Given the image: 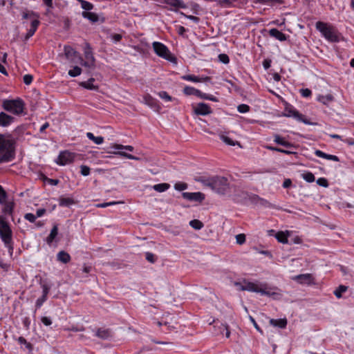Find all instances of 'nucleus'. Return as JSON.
I'll return each mask as SVG.
<instances>
[{
    "instance_id": "7c9ffc66",
    "label": "nucleus",
    "mask_w": 354,
    "mask_h": 354,
    "mask_svg": "<svg viewBox=\"0 0 354 354\" xmlns=\"http://www.w3.org/2000/svg\"><path fill=\"white\" fill-rule=\"evenodd\" d=\"M165 3L174 8H184L185 7L183 1L180 0H165Z\"/></svg>"
},
{
    "instance_id": "6e6d98bb",
    "label": "nucleus",
    "mask_w": 354,
    "mask_h": 354,
    "mask_svg": "<svg viewBox=\"0 0 354 354\" xmlns=\"http://www.w3.org/2000/svg\"><path fill=\"white\" fill-rule=\"evenodd\" d=\"M218 59L223 64H228L230 62V58L226 54H220L218 55Z\"/></svg>"
},
{
    "instance_id": "ea45409f",
    "label": "nucleus",
    "mask_w": 354,
    "mask_h": 354,
    "mask_svg": "<svg viewBox=\"0 0 354 354\" xmlns=\"http://www.w3.org/2000/svg\"><path fill=\"white\" fill-rule=\"evenodd\" d=\"M348 289V287L346 286H344V285H340L335 291H334V295L337 297V298H341L342 297V295L343 292H346Z\"/></svg>"
},
{
    "instance_id": "2eb2a0df",
    "label": "nucleus",
    "mask_w": 354,
    "mask_h": 354,
    "mask_svg": "<svg viewBox=\"0 0 354 354\" xmlns=\"http://www.w3.org/2000/svg\"><path fill=\"white\" fill-rule=\"evenodd\" d=\"M182 79L194 82H206L211 80V77L208 76L198 77L194 75H185L182 76Z\"/></svg>"
},
{
    "instance_id": "a211bd4d",
    "label": "nucleus",
    "mask_w": 354,
    "mask_h": 354,
    "mask_svg": "<svg viewBox=\"0 0 354 354\" xmlns=\"http://www.w3.org/2000/svg\"><path fill=\"white\" fill-rule=\"evenodd\" d=\"M269 35L280 41H284L287 39V36L277 28L270 29L269 30Z\"/></svg>"
},
{
    "instance_id": "680f3d73",
    "label": "nucleus",
    "mask_w": 354,
    "mask_h": 354,
    "mask_svg": "<svg viewBox=\"0 0 354 354\" xmlns=\"http://www.w3.org/2000/svg\"><path fill=\"white\" fill-rule=\"evenodd\" d=\"M24 218L30 223H34L37 218L36 215L32 213H27L25 214Z\"/></svg>"
},
{
    "instance_id": "ddd939ff",
    "label": "nucleus",
    "mask_w": 354,
    "mask_h": 354,
    "mask_svg": "<svg viewBox=\"0 0 354 354\" xmlns=\"http://www.w3.org/2000/svg\"><path fill=\"white\" fill-rule=\"evenodd\" d=\"M82 16L83 18L90 21L91 23H96L99 21H100L101 23H104L105 21L104 17L100 18L97 14L92 12L83 11L82 12Z\"/></svg>"
},
{
    "instance_id": "4468645a",
    "label": "nucleus",
    "mask_w": 354,
    "mask_h": 354,
    "mask_svg": "<svg viewBox=\"0 0 354 354\" xmlns=\"http://www.w3.org/2000/svg\"><path fill=\"white\" fill-rule=\"evenodd\" d=\"M15 121V118L6 113L5 112L0 113V127H8Z\"/></svg>"
},
{
    "instance_id": "393cba45",
    "label": "nucleus",
    "mask_w": 354,
    "mask_h": 354,
    "mask_svg": "<svg viewBox=\"0 0 354 354\" xmlns=\"http://www.w3.org/2000/svg\"><path fill=\"white\" fill-rule=\"evenodd\" d=\"M57 259L63 263H67L71 261V256L65 251H60L57 254Z\"/></svg>"
},
{
    "instance_id": "c85d7f7f",
    "label": "nucleus",
    "mask_w": 354,
    "mask_h": 354,
    "mask_svg": "<svg viewBox=\"0 0 354 354\" xmlns=\"http://www.w3.org/2000/svg\"><path fill=\"white\" fill-rule=\"evenodd\" d=\"M84 56L87 60H91L92 62H95V59L93 55L92 48L88 44H86L84 48Z\"/></svg>"
},
{
    "instance_id": "0eeeda50",
    "label": "nucleus",
    "mask_w": 354,
    "mask_h": 354,
    "mask_svg": "<svg viewBox=\"0 0 354 354\" xmlns=\"http://www.w3.org/2000/svg\"><path fill=\"white\" fill-rule=\"evenodd\" d=\"M153 48L155 53L159 57H161L170 62L176 61V58L171 54L168 48L163 44L158 41H154L153 43Z\"/></svg>"
},
{
    "instance_id": "864d4df0",
    "label": "nucleus",
    "mask_w": 354,
    "mask_h": 354,
    "mask_svg": "<svg viewBox=\"0 0 354 354\" xmlns=\"http://www.w3.org/2000/svg\"><path fill=\"white\" fill-rule=\"evenodd\" d=\"M174 188L178 191H183L187 188V185L185 183H177L175 184Z\"/></svg>"
},
{
    "instance_id": "4be33fe9",
    "label": "nucleus",
    "mask_w": 354,
    "mask_h": 354,
    "mask_svg": "<svg viewBox=\"0 0 354 354\" xmlns=\"http://www.w3.org/2000/svg\"><path fill=\"white\" fill-rule=\"evenodd\" d=\"M289 235H290V232L288 230L286 232L280 231V232H278L275 234V238L279 243H288V238Z\"/></svg>"
},
{
    "instance_id": "2f4dec72",
    "label": "nucleus",
    "mask_w": 354,
    "mask_h": 354,
    "mask_svg": "<svg viewBox=\"0 0 354 354\" xmlns=\"http://www.w3.org/2000/svg\"><path fill=\"white\" fill-rule=\"evenodd\" d=\"M170 187V185L166 183L154 185L153 189L158 192H163Z\"/></svg>"
},
{
    "instance_id": "f3484780",
    "label": "nucleus",
    "mask_w": 354,
    "mask_h": 354,
    "mask_svg": "<svg viewBox=\"0 0 354 354\" xmlns=\"http://www.w3.org/2000/svg\"><path fill=\"white\" fill-rule=\"evenodd\" d=\"M40 24V21L39 19H34L30 22V28L28 30L27 33L25 36V39L28 40L29 38H30L35 33L36 30H37L38 26Z\"/></svg>"
},
{
    "instance_id": "bb28decb",
    "label": "nucleus",
    "mask_w": 354,
    "mask_h": 354,
    "mask_svg": "<svg viewBox=\"0 0 354 354\" xmlns=\"http://www.w3.org/2000/svg\"><path fill=\"white\" fill-rule=\"evenodd\" d=\"M317 100L324 105H328L334 100V97L331 94H327L326 95H319L317 97Z\"/></svg>"
},
{
    "instance_id": "5701e85b",
    "label": "nucleus",
    "mask_w": 354,
    "mask_h": 354,
    "mask_svg": "<svg viewBox=\"0 0 354 354\" xmlns=\"http://www.w3.org/2000/svg\"><path fill=\"white\" fill-rule=\"evenodd\" d=\"M270 323L271 325L274 326L279 327L280 328H285L287 326V319L286 318L283 319H271L270 320Z\"/></svg>"
},
{
    "instance_id": "a18cd8bd",
    "label": "nucleus",
    "mask_w": 354,
    "mask_h": 354,
    "mask_svg": "<svg viewBox=\"0 0 354 354\" xmlns=\"http://www.w3.org/2000/svg\"><path fill=\"white\" fill-rule=\"evenodd\" d=\"M199 97L201 99H204V100H210L212 102H218V100L216 97H215L212 95L203 93L202 92H201V95H200Z\"/></svg>"
},
{
    "instance_id": "f8f14e48",
    "label": "nucleus",
    "mask_w": 354,
    "mask_h": 354,
    "mask_svg": "<svg viewBox=\"0 0 354 354\" xmlns=\"http://www.w3.org/2000/svg\"><path fill=\"white\" fill-rule=\"evenodd\" d=\"M294 279L301 284L310 285L314 283V278L311 274H301L295 277Z\"/></svg>"
},
{
    "instance_id": "aec40b11",
    "label": "nucleus",
    "mask_w": 354,
    "mask_h": 354,
    "mask_svg": "<svg viewBox=\"0 0 354 354\" xmlns=\"http://www.w3.org/2000/svg\"><path fill=\"white\" fill-rule=\"evenodd\" d=\"M64 50L67 59H71L73 60V57L79 59V57H80V54L71 46H65Z\"/></svg>"
},
{
    "instance_id": "bf43d9fd",
    "label": "nucleus",
    "mask_w": 354,
    "mask_h": 354,
    "mask_svg": "<svg viewBox=\"0 0 354 354\" xmlns=\"http://www.w3.org/2000/svg\"><path fill=\"white\" fill-rule=\"evenodd\" d=\"M300 93L304 97H309L312 95V91L309 88H301Z\"/></svg>"
},
{
    "instance_id": "dca6fc26",
    "label": "nucleus",
    "mask_w": 354,
    "mask_h": 354,
    "mask_svg": "<svg viewBox=\"0 0 354 354\" xmlns=\"http://www.w3.org/2000/svg\"><path fill=\"white\" fill-rule=\"evenodd\" d=\"M274 142L279 145H281L283 147H285L286 148H295V145L292 142H290L288 141H286L283 137H281L279 134H274Z\"/></svg>"
},
{
    "instance_id": "052dcab7",
    "label": "nucleus",
    "mask_w": 354,
    "mask_h": 354,
    "mask_svg": "<svg viewBox=\"0 0 354 354\" xmlns=\"http://www.w3.org/2000/svg\"><path fill=\"white\" fill-rule=\"evenodd\" d=\"M118 203H123V202H122V201H120V202L113 201V202H109V203H103L97 204L96 206L97 207H106L108 206L115 205V204H118Z\"/></svg>"
},
{
    "instance_id": "20e7f679",
    "label": "nucleus",
    "mask_w": 354,
    "mask_h": 354,
    "mask_svg": "<svg viewBox=\"0 0 354 354\" xmlns=\"http://www.w3.org/2000/svg\"><path fill=\"white\" fill-rule=\"evenodd\" d=\"M0 237L9 250L12 252V231L5 218L0 216Z\"/></svg>"
},
{
    "instance_id": "69168bd1",
    "label": "nucleus",
    "mask_w": 354,
    "mask_h": 354,
    "mask_svg": "<svg viewBox=\"0 0 354 354\" xmlns=\"http://www.w3.org/2000/svg\"><path fill=\"white\" fill-rule=\"evenodd\" d=\"M44 180L48 183L51 185H57L59 184V180L58 179H52L48 177H45Z\"/></svg>"
},
{
    "instance_id": "c03bdc74",
    "label": "nucleus",
    "mask_w": 354,
    "mask_h": 354,
    "mask_svg": "<svg viewBox=\"0 0 354 354\" xmlns=\"http://www.w3.org/2000/svg\"><path fill=\"white\" fill-rule=\"evenodd\" d=\"M158 95L162 100L167 102H171L173 100V97L170 96L167 92L162 91L158 93Z\"/></svg>"
},
{
    "instance_id": "3c124183",
    "label": "nucleus",
    "mask_w": 354,
    "mask_h": 354,
    "mask_svg": "<svg viewBox=\"0 0 354 354\" xmlns=\"http://www.w3.org/2000/svg\"><path fill=\"white\" fill-rule=\"evenodd\" d=\"M145 257L146 259L151 263H154L157 259L156 257L153 254L149 252H146Z\"/></svg>"
},
{
    "instance_id": "9b49d317",
    "label": "nucleus",
    "mask_w": 354,
    "mask_h": 354,
    "mask_svg": "<svg viewBox=\"0 0 354 354\" xmlns=\"http://www.w3.org/2000/svg\"><path fill=\"white\" fill-rule=\"evenodd\" d=\"M212 111L210 106L203 102H200L194 108V113L198 115H206L212 113Z\"/></svg>"
},
{
    "instance_id": "58836bf2",
    "label": "nucleus",
    "mask_w": 354,
    "mask_h": 354,
    "mask_svg": "<svg viewBox=\"0 0 354 354\" xmlns=\"http://www.w3.org/2000/svg\"><path fill=\"white\" fill-rule=\"evenodd\" d=\"M220 138L225 143H226L227 145H230V146H234L236 144H239V142L237 141L235 142V141L232 140L228 136L223 135V134L220 135Z\"/></svg>"
},
{
    "instance_id": "423d86ee",
    "label": "nucleus",
    "mask_w": 354,
    "mask_h": 354,
    "mask_svg": "<svg viewBox=\"0 0 354 354\" xmlns=\"http://www.w3.org/2000/svg\"><path fill=\"white\" fill-rule=\"evenodd\" d=\"M241 290L258 292L268 296H271L275 294L271 291L270 288L267 287L266 284L259 286L253 282H245V284L241 286Z\"/></svg>"
},
{
    "instance_id": "6ab92c4d",
    "label": "nucleus",
    "mask_w": 354,
    "mask_h": 354,
    "mask_svg": "<svg viewBox=\"0 0 354 354\" xmlns=\"http://www.w3.org/2000/svg\"><path fill=\"white\" fill-rule=\"evenodd\" d=\"M22 19H30L31 21L34 19H39V14L32 10H26L22 12Z\"/></svg>"
},
{
    "instance_id": "7ed1b4c3",
    "label": "nucleus",
    "mask_w": 354,
    "mask_h": 354,
    "mask_svg": "<svg viewBox=\"0 0 354 354\" xmlns=\"http://www.w3.org/2000/svg\"><path fill=\"white\" fill-rule=\"evenodd\" d=\"M315 27L324 38L330 42L336 43L339 41L341 34L335 26L323 21H317Z\"/></svg>"
},
{
    "instance_id": "cd10ccee",
    "label": "nucleus",
    "mask_w": 354,
    "mask_h": 354,
    "mask_svg": "<svg viewBox=\"0 0 354 354\" xmlns=\"http://www.w3.org/2000/svg\"><path fill=\"white\" fill-rule=\"evenodd\" d=\"M96 336L103 339H107L111 337V331L109 329L99 328L96 332Z\"/></svg>"
},
{
    "instance_id": "e433bc0d",
    "label": "nucleus",
    "mask_w": 354,
    "mask_h": 354,
    "mask_svg": "<svg viewBox=\"0 0 354 354\" xmlns=\"http://www.w3.org/2000/svg\"><path fill=\"white\" fill-rule=\"evenodd\" d=\"M253 198H254V200H257V201L259 203V204L263 206L268 207H272V205L269 201H268L266 199L260 198L258 195H254Z\"/></svg>"
},
{
    "instance_id": "0e129e2a",
    "label": "nucleus",
    "mask_w": 354,
    "mask_h": 354,
    "mask_svg": "<svg viewBox=\"0 0 354 354\" xmlns=\"http://www.w3.org/2000/svg\"><path fill=\"white\" fill-rule=\"evenodd\" d=\"M41 288H42V293H43L42 295L47 297V295L50 291V287L48 286V284L44 283L41 285Z\"/></svg>"
},
{
    "instance_id": "8fccbe9b",
    "label": "nucleus",
    "mask_w": 354,
    "mask_h": 354,
    "mask_svg": "<svg viewBox=\"0 0 354 354\" xmlns=\"http://www.w3.org/2000/svg\"><path fill=\"white\" fill-rule=\"evenodd\" d=\"M46 300L47 297L43 295L38 298L35 303L36 309L39 308Z\"/></svg>"
},
{
    "instance_id": "a19ab883",
    "label": "nucleus",
    "mask_w": 354,
    "mask_h": 354,
    "mask_svg": "<svg viewBox=\"0 0 354 354\" xmlns=\"http://www.w3.org/2000/svg\"><path fill=\"white\" fill-rule=\"evenodd\" d=\"M111 148L115 149H126L129 151H133L134 149L133 147L131 145H122L119 144H114L111 147Z\"/></svg>"
},
{
    "instance_id": "5fc2aeb1",
    "label": "nucleus",
    "mask_w": 354,
    "mask_h": 354,
    "mask_svg": "<svg viewBox=\"0 0 354 354\" xmlns=\"http://www.w3.org/2000/svg\"><path fill=\"white\" fill-rule=\"evenodd\" d=\"M13 210V204L12 203H7L3 209V212L6 214H11Z\"/></svg>"
},
{
    "instance_id": "4d7b16f0",
    "label": "nucleus",
    "mask_w": 354,
    "mask_h": 354,
    "mask_svg": "<svg viewBox=\"0 0 354 354\" xmlns=\"http://www.w3.org/2000/svg\"><path fill=\"white\" fill-rule=\"evenodd\" d=\"M236 241L239 245L243 244L245 242V235L244 234H239L236 235Z\"/></svg>"
},
{
    "instance_id": "473e14b6",
    "label": "nucleus",
    "mask_w": 354,
    "mask_h": 354,
    "mask_svg": "<svg viewBox=\"0 0 354 354\" xmlns=\"http://www.w3.org/2000/svg\"><path fill=\"white\" fill-rule=\"evenodd\" d=\"M94 82V78L91 77L86 82H82L80 83V86L89 90H96L97 87L94 86L93 82Z\"/></svg>"
},
{
    "instance_id": "72a5a7b5",
    "label": "nucleus",
    "mask_w": 354,
    "mask_h": 354,
    "mask_svg": "<svg viewBox=\"0 0 354 354\" xmlns=\"http://www.w3.org/2000/svg\"><path fill=\"white\" fill-rule=\"evenodd\" d=\"M86 137L93 141L97 145H101L104 142V138L102 136H95L93 133L91 132H88L86 133Z\"/></svg>"
},
{
    "instance_id": "4c0bfd02",
    "label": "nucleus",
    "mask_w": 354,
    "mask_h": 354,
    "mask_svg": "<svg viewBox=\"0 0 354 354\" xmlns=\"http://www.w3.org/2000/svg\"><path fill=\"white\" fill-rule=\"evenodd\" d=\"M80 63L82 66L88 68H95V62H92L91 60L84 61L82 58V57H79Z\"/></svg>"
},
{
    "instance_id": "13d9d810",
    "label": "nucleus",
    "mask_w": 354,
    "mask_h": 354,
    "mask_svg": "<svg viewBox=\"0 0 354 354\" xmlns=\"http://www.w3.org/2000/svg\"><path fill=\"white\" fill-rule=\"evenodd\" d=\"M23 80L25 84L29 85L32 83L33 80V77L32 75L27 74L24 76Z\"/></svg>"
},
{
    "instance_id": "338daca9",
    "label": "nucleus",
    "mask_w": 354,
    "mask_h": 354,
    "mask_svg": "<svg viewBox=\"0 0 354 354\" xmlns=\"http://www.w3.org/2000/svg\"><path fill=\"white\" fill-rule=\"evenodd\" d=\"M183 16H185L186 18L193 21L194 23L197 24L200 21V18L194 15H187L184 13H182Z\"/></svg>"
},
{
    "instance_id": "f704fd0d",
    "label": "nucleus",
    "mask_w": 354,
    "mask_h": 354,
    "mask_svg": "<svg viewBox=\"0 0 354 354\" xmlns=\"http://www.w3.org/2000/svg\"><path fill=\"white\" fill-rule=\"evenodd\" d=\"M80 4L81 8L86 12H88L93 9L94 6L93 3L85 0H77Z\"/></svg>"
},
{
    "instance_id": "37998d69",
    "label": "nucleus",
    "mask_w": 354,
    "mask_h": 354,
    "mask_svg": "<svg viewBox=\"0 0 354 354\" xmlns=\"http://www.w3.org/2000/svg\"><path fill=\"white\" fill-rule=\"evenodd\" d=\"M302 178L308 183H313L315 180L314 174L310 171L303 174Z\"/></svg>"
},
{
    "instance_id": "b1692460",
    "label": "nucleus",
    "mask_w": 354,
    "mask_h": 354,
    "mask_svg": "<svg viewBox=\"0 0 354 354\" xmlns=\"http://www.w3.org/2000/svg\"><path fill=\"white\" fill-rule=\"evenodd\" d=\"M201 91L194 87L186 86L183 89V93L186 95H195L199 97Z\"/></svg>"
},
{
    "instance_id": "412c9836",
    "label": "nucleus",
    "mask_w": 354,
    "mask_h": 354,
    "mask_svg": "<svg viewBox=\"0 0 354 354\" xmlns=\"http://www.w3.org/2000/svg\"><path fill=\"white\" fill-rule=\"evenodd\" d=\"M144 102L146 104L153 109H158L159 105L158 104V101L152 97L150 95L147 94L143 97Z\"/></svg>"
},
{
    "instance_id": "774afa93",
    "label": "nucleus",
    "mask_w": 354,
    "mask_h": 354,
    "mask_svg": "<svg viewBox=\"0 0 354 354\" xmlns=\"http://www.w3.org/2000/svg\"><path fill=\"white\" fill-rule=\"evenodd\" d=\"M41 321L45 326H50L52 324L51 319L48 317H42Z\"/></svg>"
},
{
    "instance_id": "9d476101",
    "label": "nucleus",
    "mask_w": 354,
    "mask_h": 354,
    "mask_svg": "<svg viewBox=\"0 0 354 354\" xmlns=\"http://www.w3.org/2000/svg\"><path fill=\"white\" fill-rule=\"evenodd\" d=\"M183 198L196 202H202L205 199L204 194L201 192H183Z\"/></svg>"
},
{
    "instance_id": "6e6552de",
    "label": "nucleus",
    "mask_w": 354,
    "mask_h": 354,
    "mask_svg": "<svg viewBox=\"0 0 354 354\" xmlns=\"http://www.w3.org/2000/svg\"><path fill=\"white\" fill-rule=\"evenodd\" d=\"M284 115L286 117H292L297 121L302 122L306 124H313L305 116L297 111L292 106L287 105L284 109Z\"/></svg>"
},
{
    "instance_id": "09e8293b",
    "label": "nucleus",
    "mask_w": 354,
    "mask_h": 354,
    "mask_svg": "<svg viewBox=\"0 0 354 354\" xmlns=\"http://www.w3.org/2000/svg\"><path fill=\"white\" fill-rule=\"evenodd\" d=\"M80 169V173L82 176H87L90 174L91 169L89 167L86 165H81Z\"/></svg>"
},
{
    "instance_id": "603ef678",
    "label": "nucleus",
    "mask_w": 354,
    "mask_h": 354,
    "mask_svg": "<svg viewBox=\"0 0 354 354\" xmlns=\"http://www.w3.org/2000/svg\"><path fill=\"white\" fill-rule=\"evenodd\" d=\"M317 183L319 186L324 187H328L329 184L326 178H319L317 180Z\"/></svg>"
},
{
    "instance_id": "f03ea898",
    "label": "nucleus",
    "mask_w": 354,
    "mask_h": 354,
    "mask_svg": "<svg viewBox=\"0 0 354 354\" xmlns=\"http://www.w3.org/2000/svg\"><path fill=\"white\" fill-rule=\"evenodd\" d=\"M195 180L220 194H225L230 189V183L225 177L216 176L212 178H206L200 176Z\"/></svg>"
},
{
    "instance_id": "39448f33",
    "label": "nucleus",
    "mask_w": 354,
    "mask_h": 354,
    "mask_svg": "<svg viewBox=\"0 0 354 354\" xmlns=\"http://www.w3.org/2000/svg\"><path fill=\"white\" fill-rule=\"evenodd\" d=\"M3 109L14 115H21L25 109V103L21 98L4 100L2 102Z\"/></svg>"
},
{
    "instance_id": "f257e3e1",
    "label": "nucleus",
    "mask_w": 354,
    "mask_h": 354,
    "mask_svg": "<svg viewBox=\"0 0 354 354\" xmlns=\"http://www.w3.org/2000/svg\"><path fill=\"white\" fill-rule=\"evenodd\" d=\"M16 141L10 134L0 133V163L8 162L15 156Z\"/></svg>"
},
{
    "instance_id": "79ce46f5",
    "label": "nucleus",
    "mask_w": 354,
    "mask_h": 354,
    "mask_svg": "<svg viewBox=\"0 0 354 354\" xmlns=\"http://www.w3.org/2000/svg\"><path fill=\"white\" fill-rule=\"evenodd\" d=\"M82 73V68L77 66L73 67V69L68 71V75L71 77H75Z\"/></svg>"
},
{
    "instance_id": "49530a36",
    "label": "nucleus",
    "mask_w": 354,
    "mask_h": 354,
    "mask_svg": "<svg viewBox=\"0 0 354 354\" xmlns=\"http://www.w3.org/2000/svg\"><path fill=\"white\" fill-rule=\"evenodd\" d=\"M114 153L118 154L122 157H124V158L130 159V160H139V158L134 156L130 153H127L124 151H118V152H114Z\"/></svg>"
},
{
    "instance_id": "1a4fd4ad",
    "label": "nucleus",
    "mask_w": 354,
    "mask_h": 354,
    "mask_svg": "<svg viewBox=\"0 0 354 354\" xmlns=\"http://www.w3.org/2000/svg\"><path fill=\"white\" fill-rule=\"evenodd\" d=\"M74 160V154L67 151H62L59 153L56 160L57 164L59 165H65L71 163Z\"/></svg>"
},
{
    "instance_id": "c9c22d12",
    "label": "nucleus",
    "mask_w": 354,
    "mask_h": 354,
    "mask_svg": "<svg viewBox=\"0 0 354 354\" xmlns=\"http://www.w3.org/2000/svg\"><path fill=\"white\" fill-rule=\"evenodd\" d=\"M189 225L192 227H193L195 230H201L204 226L203 222L198 219L192 220L189 222Z\"/></svg>"
},
{
    "instance_id": "a878e982",
    "label": "nucleus",
    "mask_w": 354,
    "mask_h": 354,
    "mask_svg": "<svg viewBox=\"0 0 354 354\" xmlns=\"http://www.w3.org/2000/svg\"><path fill=\"white\" fill-rule=\"evenodd\" d=\"M58 234V226L57 225H54L53 228L51 229L50 233L48 236L46 238V243L48 244H51L53 241L55 240V237Z\"/></svg>"
},
{
    "instance_id": "c756f323",
    "label": "nucleus",
    "mask_w": 354,
    "mask_h": 354,
    "mask_svg": "<svg viewBox=\"0 0 354 354\" xmlns=\"http://www.w3.org/2000/svg\"><path fill=\"white\" fill-rule=\"evenodd\" d=\"M59 204L62 207H70L75 204V201L72 198L60 197L59 199Z\"/></svg>"
},
{
    "instance_id": "e2e57ef3",
    "label": "nucleus",
    "mask_w": 354,
    "mask_h": 354,
    "mask_svg": "<svg viewBox=\"0 0 354 354\" xmlns=\"http://www.w3.org/2000/svg\"><path fill=\"white\" fill-rule=\"evenodd\" d=\"M6 196H7V194H6V191L0 185V203H3L5 202Z\"/></svg>"
},
{
    "instance_id": "de8ad7c7",
    "label": "nucleus",
    "mask_w": 354,
    "mask_h": 354,
    "mask_svg": "<svg viewBox=\"0 0 354 354\" xmlns=\"http://www.w3.org/2000/svg\"><path fill=\"white\" fill-rule=\"evenodd\" d=\"M250 108L248 104H241L238 106L237 110L239 113H245L250 111Z\"/></svg>"
}]
</instances>
